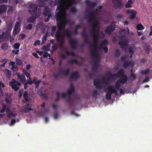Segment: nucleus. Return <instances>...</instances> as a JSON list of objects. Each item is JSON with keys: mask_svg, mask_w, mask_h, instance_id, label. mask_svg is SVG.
Segmentation results:
<instances>
[{"mask_svg": "<svg viewBox=\"0 0 152 152\" xmlns=\"http://www.w3.org/2000/svg\"><path fill=\"white\" fill-rule=\"evenodd\" d=\"M86 2L88 6L86 11L87 18L91 26L89 30L90 37L88 35L87 32L84 28L82 35L85 38V41L82 46L86 44L89 45L91 55L93 60L92 70L96 71L99 66L100 53L103 50L105 53L107 52L108 48L106 45L108 44V42L106 40H104L99 45L98 43L99 37L103 38L104 37V34L99 31L100 26L99 20L100 18L99 15L102 14L101 11L102 6H100L97 8L96 3L91 2L89 0H86Z\"/></svg>", "mask_w": 152, "mask_h": 152, "instance_id": "f257e3e1", "label": "nucleus"}, {"mask_svg": "<svg viewBox=\"0 0 152 152\" xmlns=\"http://www.w3.org/2000/svg\"><path fill=\"white\" fill-rule=\"evenodd\" d=\"M76 3V0H56L55 4H58L56 11V20L58 30L56 26H54L52 28L51 35L55 36L56 39L59 42L60 48L63 51L64 53L61 54V58L64 59L66 58V55H72L75 56V54L72 52L68 51L67 48L63 46L64 42V37L67 36L69 38L70 45L73 49H75L77 46V42L76 39L71 38L72 35V31L70 29L66 30H64L66 24L68 23L69 20L67 18L66 10L70 9L72 12H75L76 9L72 5ZM76 59L72 60L69 61V63H76L79 65L81 64L79 62L83 60L82 58L76 56Z\"/></svg>", "mask_w": 152, "mask_h": 152, "instance_id": "f03ea898", "label": "nucleus"}, {"mask_svg": "<svg viewBox=\"0 0 152 152\" xmlns=\"http://www.w3.org/2000/svg\"><path fill=\"white\" fill-rule=\"evenodd\" d=\"M116 77L120 78V79L116 82L115 86H109L107 87V93L106 95V98L107 99H110L116 96L118 88L124 84L126 81L128 77L126 75L124 74L123 70L122 69L119 70L116 75H112L110 72H108L101 79H96L94 80L95 87L102 92L105 90V86L111 81L114 80Z\"/></svg>", "mask_w": 152, "mask_h": 152, "instance_id": "7ed1b4c3", "label": "nucleus"}, {"mask_svg": "<svg viewBox=\"0 0 152 152\" xmlns=\"http://www.w3.org/2000/svg\"><path fill=\"white\" fill-rule=\"evenodd\" d=\"M28 5L29 8L28 12L33 16L30 17L27 19V21L28 22L32 23L37 18L40 16L41 13L39 11H37V4L29 2L28 3Z\"/></svg>", "mask_w": 152, "mask_h": 152, "instance_id": "20e7f679", "label": "nucleus"}, {"mask_svg": "<svg viewBox=\"0 0 152 152\" xmlns=\"http://www.w3.org/2000/svg\"><path fill=\"white\" fill-rule=\"evenodd\" d=\"M127 31L124 29H123L120 31V34L122 36H120V41L119 42V45L121 48L123 49L126 50L128 47V42L127 38L126 37L125 34L127 32L129 34V29L127 28Z\"/></svg>", "mask_w": 152, "mask_h": 152, "instance_id": "39448f33", "label": "nucleus"}, {"mask_svg": "<svg viewBox=\"0 0 152 152\" xmlns=\"http://www.w3.org/2000/svg\"><path fill=\"white\" fill-rule=\"evenodd\" d=\"M74 91V87L71 84L68 90L67 93L64 92L61 93L59 92H57V97L56 99V101H58L61 98H63L65 99H67V101L69 102H70L71 99L70 95Z\"/></svg>", "mask_w": 152, "mask_h": 152, "instance_id": "423d86ee", "label": "nucleus"}, {"mask_svg": "<svg viewBox=\"0 0 152 152\" xmlns=\"http://www.w3.org/2000/svg\"><path fill=\"white\" fill-rule=\"evenodd\" d=\"M5 111L7 112V115L9 117L11 116L15 117L16 115V113L13 111L10 110V107L8 105H3L2 108L0 110V113H3Z\"/></svg>", "mask_w": 152, "mask_h": 152, "instance_id": "0eeeda50", "label": "nucleus"}, {"mask_svg": "<svg viewBox=\"0 0 152 152\" xmlns=\"http://www.w3.org/2000/svg\"><path fill=\"white\" fill-rule=\"evenodd\" d=\"M50 44H48L46 46L43 47V49L45 52L43 55L44 57L47 58L48 56L50 57V54L48 53V51H50V53L52 54L54 50L57 48V45L56 44H53L52 46L53 50H50Z\"/></svg>", "mask_w": 152, "mask_h": 152, "instance_id": "6e6552de", "label": "nucleus"}, {"mask_svg": "<svg viewBox=\"0 0 152 152\" xmlns=\"http://www.w3.org/2000/svg\"><path fill=\"white\" fill-rule=\"evenodd\" d=\"M50 9L47 7H45L43 15L45 18V21L46 22H47L49 20V18L51 16V14L50 13Z\"/></svg>", "mask_w": 152, "mask_h": 152, "instance_id": "1a4fd4ad", "label": "nucleus"}, {"mask_svg": "<svg viewBox=\"0 0 152 152\" xmlns=\"http://www.w3.org/2000/svg\"><path fill=\"white\" fill-rule=\"evenodd\" d=\"M10 84L12 89L15 91L19 89V86L20 85V84L16 81L14 79H13L12 80L10 83Z\"/></svg>", "mask_w": 152, "mask_h": 152, "instance_id": "9d476101", "label": "nucleus"}, {"mask_svg": "<svg viewBox=\"0 0 152 152\" xmlns=\"http://www.w3.org/2000/svg\"><path fill=\"white\" fill-rule=\"evenodd\" d=\"M20 24L18 22H17L15 24L13 30V35L14 36L15 35L20 31Z\"/></svg>", "mask_w": 152, "mask_h": 152, "instance_id": "9b49d317", "label": "nucleus"}, {"mask_svg": "<svg viewBox=\"0 0 152 152\" xmlns=\"http://www.w3.org/2000/svg\"><path fill=\"white\" fill-rule=\"evenodd\" d=\"M113 6L116 9L121 7V4L120 0H113Z\"/></svg>", "mask_w": 152, "mask_h": 152, "instance_id": "f8f14e48", "label": "nucleus"}, {"mask_svg": "<svg viewBox=\"0 0 152 152\" xmlns=\"http://www.w3.org/2000/svg\"><path fill=\"white\" fill-rule=\"evenodd\" d=\"M115 26L113 25H111L107 26L104 30L105 33L107 34H110L112 31L115 29Z\"/></svg>", "mask_w": 152, "mask_h": 152, "instance_id": "ddd939ff", "label": "nucleus"}, {"mask_svg": "<svg viewBox=\"0 0 152 152\" xmlns=\"http://www.w3.org/2000/svg\"><path fill=\"white\" fill-rule=\"evenodd\" d=\"M79 77L78 73L77 72H76L72 73L70 77V80L71 81H75Z\"/></svg>", "mask_w": 152, "mask_h": 152, "instance_id": "4468645a", "label": "nucleus"}, {"mask_svg": "<svg viewBox=\"0 0 152 152\" xmlns=\"http://www.w3.org/2000/svg\"><path fill=\"white\" fill-rule=\"evenodd\" d=\"M59 71L60 75L64 76H66L69 72L68 69L65 70L61 68L59 69Z\"/></svg>", "mask_w": 152, "mask_h": 152, "instance_id": "2eb2a0df", "label": "nucleus"}, {"mask_svg": "<svg viewBox=\"0 0 152 152\" xmlns=\"http://www.w3.org/2000/svg\"><path fill=\"white\" fill-rule=\"evenodd\" d=\"M126 12L128 13L131 14L130 18L132 19L134 18L136 16V12L134 10L129 9L127 10Z\"/></svg>", "mask_w": 152, "mask_h": 152, "instance_id": "dca6fc26", "label": "nucleus"}, {"mask_svg": "<svg viewBox=\"0 0 152 152\" xmlns=\"http://www.w3.org/2000/svg\"><path fill=\"white\" fill-rule=\"evenodd\" d=\"M134 65V62L133 61H131L129 62H125L123 65L124 67V68H128L130 67L132 69L133 66Z\"/></svg>", "mask_w": 152, "mask_h": 152, "instance_id": "f3484780", "label": "nucleus"}, {"mask_svg": "<svg viewBox=\"0 0 152 152\" xmlns=\"http://www.w3.org/2000/svg\"><path fill=\"white\" fill-rule=\"evenodd\" d=\"M7 7L6 5H0V14L5 12L7 10Z\"/></svg>", "mask_w": 152, "mask_h": 152, "instance_id": "a211bd4d", "label": "nucleus"}, {"mask_svg": "<svg viewBox=\"0 0 152 152\" xmlns=\"http://www.w3.org/2000/svg\"><path fill=\"white\" fill-rule=\"evenodd\" d=\"M10 66H12V70L15 72H16L17 70V66L15 64V62L14 61H11L9 63Z\"/></svg>", "mask_w": 152, "mask_h": 152, "instance_id": "6ab92c4d", "label": "nucleus"}, {"mask_svg": "<svg viewBox=\"0 0 152 152\" xmlns=\"http://www.w3.org/2000/svg\"><path fill=\"white\" fill-rule=\"evenodd\" d=\"M18 79L20 81H21L23 83L26 81V77L25 75H20L19 74H18Z\"/></svg>", "mask_w": 152, "mask_h": 152, "instance_id": "aec40b11", "label": "nucleus"}, {"mask_svg": "<svg viewBox=\"0 0 152 152\" xmlns=\"http://www.w3.org/2000/svg\"><path fill=\"white\" fill-rule=\"evenodd\" d=\"M135 0H129L126 4L125 7L126 8H129L132 7V4L133 3Z\"/></svg>", "mask_w": 152, "mask_h": 152, "instance_id": "412c9836", "label": "nucleus"}, {"mask_svg": "<svg viewBox=\"0 0 152 152\" xmlns=\"http://www.w3.org/2000/svg\"><path fill=\"white\" fill-rule=\"evenodd\" d=\"M32 110V109H31L29 105H27L25 106L24 109H23V110L21 109V111L22 112L26 113L28 110Z\"/></svg>", "mask_w": 152, "mask_h": 152, "instance_id": "4be33fe9", "label": "nucleus"}, {"mask_svg": "<svg viewBox=\"0 0 152 152\" xmlns=\"http://www.w3.org/2000/svg\"><path fill=\"white\" fill-rule=\"evenodd\" d=\"M135 49L136 48L134 45H132L129 48V51L130 52V53L131 54V55L130 56V58L132 57V54L133 53Z\"/></svg>", "mask_w": 152, "mask_h": 152, "instance_id": "5701e85b", "label": "nucleus"}, {"mask_svg": "<svg viewBox=\"0 0 152 152\" xmlns=\"http://www.w3.org/2000/svg\"><path fill=\"white\" fill-rule=\"evenodd\" d=\"M4 72L7 77L10 78V77L11 72L10 70L7 69H5Z\"/></svg>", "mask_w": 152, "mask_h": 152, "instance_id": "b1692460", "label": "nucleus"}, {"mask_svg": "<svg viewBox=\"0 0 152 152\" xmlns=\"http://www.w3.org/2000/svg\"><path fill=\"white\" fill-rule=\"evenodd\" d=\"M90 94L94 97H96L99 95L98 92L96 90H94L91 92Z\"/></svg>", "mask_w": 152, "mask_h": 152, "instance_id": "393cba45", "label": "nucleus"}, {"mask_svg": "<svg viewBox=\"0 0 152 152\" xmlns=\"http://www.w3.org/2000/svg\"><path fill=\"white\" fill-rule=\"evenodd\" d=\"M4 87V85L0 81V96L3 95V91L1 88Z\"/></svg>", "mask_w": 152, "mask_h": 152, "instance_id": "a878e982", "label": "nucleus"}, {"mask_svg": "<svg viewBox=\"0 0 152 152\" xmlns=\"http://www.w3.org/2000/svg\"><path fill=\"white\" fill-rule=\"evenodd\" d=\"M46 1L47 0H37V2L39 3V6L42 7L44 5L45 1Z\"/></svg>", "mask_w": 152, "mask_h": 152, "instance_id": "bb28decb", "label": "nucleus"}, {"mask_svg": "<svg viewBox=\"0 0 152 152\" xmlns=\"http://www.w3.org/2000/svg\"><path fill=\"white\" fill-rule=\"evenodd\" d=\"M1 62L3 63L2 64L0 65V67H5V64L7 62V59H3L1 60Z\"/></svg>", "mask_w": 152, "mask_h": 152, "instance_id": "cd10ccee", "label": "nucleus"}, {"mask_svg": "<svg viewBox=\"0 0 152 152\" xmlns=\"http://www.w3.org/2000/svg\"><path fill=\"white\" fill-rule=\"evenodd\" d=\"M8 44L7 43H3L1 46V48L3 50H6L8 48Z\"/></svg>", "mask_w": 152, "mask_h": 152, "instance_id": "c85d7f7f", "label": "nucleus"}, {"mask_svg": "<svg viewBox=\"0 0 152 152\" xmlns=\"http://www.w3.org/2000/svg\"><path fill=\"white\" fill-rule=\"evenodd\" d=\"M137 30H142L144 28V27L141 24H140L137 25Z\"/></svg>", "mask_w": 152, "mask_h": 152, "instance_id": "c756f323", "label": "nucleus"}, {"mask_svg": "<svg viewBox=\"0 0 152 152\" xmlns=\"http://www.w3.org/2000/svg\"><path fill=\"white\" fill-rule=\"evenodd\" d=\"M120 54V51L118 50L117 49L115 50V53L114 55L116 57H118L119 56Z\"/></svg>", "mask_w": 152, "mask_h": 152, "instance_id": "7c9ffc66", "label": "nucleus"}, {"mask_svg": "<svg viewBox=\"0 0 152 152\" xmlns=\"http://www.w3.org/2000/svg\"><path fill=\"white\" fill-rule=\"evenodd\" d=\"M83 27V26L82 25H79L77 26L76 27V29L74 31V33L75 34H77V30L78 29L80 28L81 27Z\"/></svg>", "mask_w": 152, "mask_h": 152, "instance_id": "2f4dec72", "label": "nucleus"}, {"mask_svg": "<svg viewBox=\"0 0 152 152\" xmlns=\"http://www.w3.org/2000/svg\"><path fill=\"white\" fill-rule=\"evenodd\" d=\"M45 91H43V89H41L38 92V94L40 96H42L44 95Z\"/></svg>", "mask_w": 152, "mask_h": 152, "instance_id": "473e14b6", "label": "nucleus"}, {"mask_svg": "<svg viewBox=\"0 0 152 152\" xmlns=\"http://www.w3.org/2000/svg\"><path fill=\"white\" fill-rule=\"evenodd\" d=\"M149 71V69H148L145 71H142L141 72L142 74L147 75L148 74Z\"/></svg>", "mask_w": 152, "mask_h": 152, "instance_id": "72a5a7b5", "label": "nucleus"}, {"mask_svg": "<svg viewBox=\"0 0 152 152\" xmlns=\"http://www.w3.org/2000/svg\"><path fill=\"white\" fill-rule=\"evenodd\" d=\"M41 80H39L36 82L35 85L36 88H38L39 86V84L41 83Z\"/></svg>", "mask_w": 152, "mask_h": 152, "instance_id": "f704fd0d", "label": "nucleus"}, {"mask_svg": "<svg viewBox=\"0 0 152 152\" xmlns=\"http://www.w3.org/2000/svg\"><path fill=\"white\" fill-rule=\"evenodd\" d=\"M28 93L26 91H25L24 92L23 96L25 100L26 101H27L28 100Z\"/></svg>", "mask_w": 152, "mask_h": 152, "instance_id": "c9c22d12", "label": "nucleus"}, {"mask_svg": "<svg viewBox=\"0 0 152 152\" xmlns=\"http://www.w3.org/2000/svg\"><path fill=\"white\" fill-rule=\"evenodd\" d=\"M7 103H10V97L8 95L7 96L5 99Z\"/></svg>", "mask_w": 152, "mask_h": 152, "instance_id": "e433bc0d", "label": "nucleus"}, {"mask_svg": "<svg viewBox=\"0 0 152 152\" xmlns=\"http://www.w3.org/2000/svg\"><path fill=\"white\" fill-rule=\"evenodd\" d=\"M4 34L7 38H9L11 36L10 33L9 31H6L4 33Z\"/></svg>", "mask_w": 152, "mask_h": 152, "instance_id": "4c0bfd02", "label": "nucleus"}, {"mask_svg": "<svg viewBox=\"0 0 152 152\" xmlns=\"http://www.w3.org/2000/svg\"><path fill=\"white\" fill-rule=\"evenodd\" d=\"M23 72L27 78H30V75L29 73L25 70Z\"/></svg>", "mask_w": 152, "mask_h": 152, "instance_id": "58836bf2", "label": "nucleus"}, {"mask_svg": "<svg viewBox=\"0 0 152 152\" xmlns=\"http://www.w3.org/2000/svg\"><path fill=\"white\" fill-rule=\"evenodd\" d=\"M20 45L19 43H16L14 45V47L15 49H18L19 48Z\"/></svg>", "mask_w": 152, "mask_h": 152, "instance_id": "ea45409f", "label": "nucleus"}, {"mask_svg": "<svg viewBox=\"0 0 152 152\" xmlns=\"http://www.w3.org/2000/svg\"><path fill=\"white\" fill-rule=\"evenodd\" d=\"M27 84L31 85L32 83H34L32 80L31 78H29V79L27 80Z\"/></svg>", "mask_w": 152, "mask_h": 152, "instance_id": "a19ab883", "label": "nucleus"}, {"mask_svg": "<svg viewBox=\"0 0 152 152\" xmlns=\"http://www.w3.org/2000/svg\"><path fill=\"white\" fill-rule=\"evenodd\" d=\"M19 119H16V120H13L11 121V124H10V125H12L14 124L15 123H16V122H19Z\"/></svg>", "mask_w": 152, "mask_h": 152, "instance_id": "79ce46f5", "label": "nucleus"}, {"mask_svg": "<svg viewBox=\"0 0 152 152\" xmlns=\"http://www.w3.org/2000/svg\"><path fill=\"white\" fill-rule=\"evenodd\" d=\"M32 24H28L26 27V29L28 30H30L32 28Z\"/></svg>", "mask_w": 152, "mask_h": 152, "instance_id": "37998d69", "label": "nucleus"}, {"mask_svg": "<svg viewBox=\"0 0 152 152\" xmlns=\"http://www.w3.org/2000/svg\"><path fill=\"white\" fill-rule=\"evenodd\" d=\"M131 77L134 79H135L136 77V75L134 73H133L132 71H131Z\"/></svg>", "mask_w": 152, "mask_h": 152, "instance_id": "c03bdc74", "label": "nucleus"}, {"mask_svg": "<svg viewBox=\"0 0 152 152\" xmlns=\"http://www.w3.org/2000/svg\"><path fill=\"white\" fill-rule=\"evenodd\" d=\"M40 43V41L39 40H37L36 41L34 44V45L35 46H37L39 45Z\"/></svg>", "mask_w": 152, "mask_h": 152, "instance_id": "a18cd8bd", "label": "nucleus"}, {"mask_svg": "<svg viewBox=\"0 0 152 152\" xmlns=\"http://www.w3.org/2000/svg\"><path fill=\"white\" fill-rule=\"evenodd\" d=\"M53 107L55 110H56L57 109V105L55 104H53Z\"/></svg>", "mask_w": 152, "mask_h": 152, "instance_id": "49530a36", "label": "nucleus"}, {"mask_svg": "<svg viewBox=\"0 0 152 152\" xmlns=\"http://www.w3.org/2000/svg\"><path fill=\"white\" fill-rule=\"evenodd\" d=\"M9 38H10V42H13L14 38L12 36H11L9 37Z\"/></svg>", "mask_w": 152, "mask_h": 152, "instance_id": "de8ad7c7", "label": "nucleus"}, {"mask_svg": "<svg viewBox=\"0 0 152 152\" xmlns=\"http://www.w3.org/2000/svg\"><path fill=\"white\" fill-rule=\"evenodd\" d=\"M46 36H44L43 37V42H44L47 39L46 36H47V33H46Z\"/></svg>", "mask_w": 152, "mask_h": 152, "instance_id": "09e8293b", "label": "nucleus"}, {"mask_svg": "<svg viewBox=\"0 0 152 152\" xmlns=\"http://www.w3.org/2000/svg\"><path fill=\"white\" fill-rule=\"evenodd\" d=\"M20 37L21 38V39H23L25 36V35L24 34H20Z\"/></svg>", "mask_w": 152, "mask_h": 152, "instance_id": "8fccbe9b", "label": "nucleus"}, {"mask_svg": "<svg viewBox=\"0 0 152 152\" xmlns=\"http://www.w3.org/2000/svg\"><path fill=\"white\" fill-rule=\"evenodd\" d=\"M7 7H8V12H10L12 11V7L10 6H8Z\"/></svg>", "mask_w": 152, "mask_h": 152, "instance_id": "3c124183", "label": "nucleus"}, {"mask_svg": "<svg viewBox=\"0 0 152 152\" xmlns=\"http://www.w3.org/2000/svg\"><path fill=\"white\" fill-rule=\"evenodd\" d=\"M128 56L126 57V56H123L121 59V60L123 61H124L125 60H126L128 59Z\"/></svg>", "mask_w": 152, "mask_h": 152, "instance_id": "603ef678", "label": "nucleus"}, {"mask_svg": "<svg viewBox=\"0 0 152 152\" xmlns=\"http://www.w3.org/2000/svg\"><path fill=\"white\" fill-rule=\"evenodd\" d=\"M19 51V50H13L12 51V52L13 53H15V54H17L18 53Z\"/></svg>", "mask_w": 152, "mask_h": 152, "instance_id": "864d4df0", "label": "nucleus"}, {"mask_svg": "<svg viewBox=\"0 0 152 152\" xmlns=\"http://www.w3.org/2000/svg\"><path fill=\"white\" fill-rule=\"evenodd\" d=\"M33 55L34 56L37 58H39V57L38 56L37 54L36 53H33Z\"/></svg>", "mask_w": 152, "mask_h": 152, "instance_id": "5fc2aeb1", "label": "nucleus"}, {"mask_svg": "<svg viewBox=\"0 0 152 152\" xmlns=\"http://www.w3.org/2000/svg\"><path fill=\"white\" fill-rule=\"evenodd\" d=\"M123 18V16L122 15H118L117 16V18H119V19H121Z\"/></svg>", "mask_w": 152, "mask_h": 152, "instance_id": "6e6d98bb", "label": "nucleus"}, {"mask_svg": "<svg viewBox=\"0 0 152 152\" xmlns=\"http://www.w3.org/2000/svg\"><path fill=\"white\" fill-rule=\"evenodd\" d=\"M8 0H0V3L4 2H7Z\"/></svg>", "mask_w": 152, "mask_h": 152, "instance_id": "4d7b16f0", "label": "nucleus"}, {"mask_svg": "<svg viewBox=\"0 0 152 152\" xmlns=\"http://www.w3.org/2000/svg\"><path fill=\"white\" fill-rule=\"evenodd\" d=\"M137 32L138 33V35L139 36H140L141 35H142L143 34L142 31H137Z\"/></svg>", "mask_w": 152, "mask_h": 152, "instance_id": "13d9d810", "label": "nucleus"}, {"mask_svg": "<svg viewBox=\"0 0 152 152\" xmlns=\"http://www.w3.org/2000/svg\"><path fill=\"white\" fill-rule=\"evenodd\" d=\"M148 80H149V79H148V77H147L143 81V83L147 82H148Z\"/></svg>", "mask_w": 152, "mask_h": 152, "instance_id": "bf43d9fd", "label": "nucleus"}, {"mask_svg": "<svg viewBox=\"0 0 152 152\" xmlns=\"http://www.w3.org/2000/svg\"><path fill=\"white\" fill-rule=\"evenodd\" d=\"M58 115L57 114H55L54 116V118L55 119H56L58 117Z\"/></svg>", "mask_w": 152, "mask_h": 152, "instance_id": "052dcab7", "label": "nucleus"}, {"mask_svg": "<svg viewBox=\"0 0 152 152\" xmlns=\"http://www.w3.org/2000/svg\"><path fill=\"white\" fill-rule=\"evenodd\" d=\"M43 49V48L42 49V50H43V51H40L39 53V54L40 55H41L43 53H44L43 55L44 54L45 52L44 51V50Z\"/></svg>", "mask_w": 152, "mask_h": 152, "instance_id": "680f3d73", "label": "nucleus"}, {"mask_svg": "<svg viewBox=\"0 0 152 152\" xmlns=\"http://www.w3.org/2000/svg\"><path fill=\"white\" fill-rule=\"evenodd\" d=\"M31 67V66L30 65L28 64L26 65V68L27 69H29Z\"/></svg>", "mask_w": 152, "mask_h": 152, "instance_id": "e2e57ef3", "label": "nucleus"}, {"mask_svg": "<svg viewBox=\"0 0 152 152\" xmlns=\"http://www.w3.org/2000/svg\"><path fill=\"white\" fill-rule=\"evenodd\" d=\"M37 79L36 77H34L33 78V79L32 80L33 82V83H35L36 81H37Z\"/></svg>", "mask_w": 152, "mask_h": 152, "instance_id": "0e129e2a", "label": "nucleus"}, {"mask_svg": "<svg viewBox=\"0 0 152 152\" xmlns=\"http://www.w3.org/2000/svg\"><path fill=\"white\" fill-rule=\"evenodd\" d=\"M120 92L121 94H124V92L123 91V90L122 89H121L120 90Z\"/></svg>", "mask_w": 152, "mask_h": 152, "instance_id": "69168bd1", "label": "nucleus"}, {"mask_svg": "<svg viewBox=\"0 0 152 152\" xmlns=\"http://www.w3.org/2000/svg\"><path fill=\"white\" fill-rule=\"evenodd\" d=\"M49 119L47 118H45V121L46 122H48L49 121Z\"/></svg>", "mask_w": 152, "mask_h": 152, "instance_id": "338daca9", "label": "nucleus"}, {"mask_svg": "<svg viewBox=\"0 0 152 152\" xmlns=\"http://www.w3.org/2000/svg\"><path fill=\"white\" fill-rule=\"evenodd\" d=\"M129 24V23L128 22L126 21L124 22V25H128Z\"/></svg>", "mask_w": 152, "mask_h": 152, "instance_id": "774afa93", "label": "nucleus"}]
</instances>
